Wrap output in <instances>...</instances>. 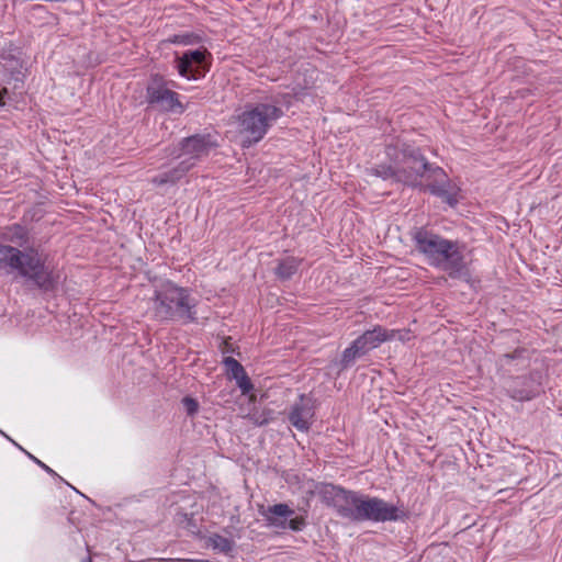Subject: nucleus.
I'll list each match as a JSON object with an SVG mask.
<instances>
[{"label":"nucleus","mask_w":562,"mask_h":562,"mask_svg":"<svg viewBox=\"0 0 562 562\" xmlns=\"http://www.w3.org/2000/svg\"><path fill=\"white\" fill-rule=\"evenodd\" d=\"M394 331H395L394 338H397L401 341H408L411 339L409 330H394Z\"/></svg>","instance_id":"5701e85b"},{"label":"nucleus","mask_w":562,"mask_h":562,"mask_svg":"<svg viewBox=\"0 0 562 562\" xmlns=\"http://www.w3.org/2000/svg\"><path fill=\"white\" fill-rule=\"evenodd\" d=\"M215 146L209 136L195 135L183 140L180 164L170 172L154 178L153 182L165 184L181 179L194 165L195 160L206 156Z\"/></svg>","instance_id":"423d86ee"},{"label":"nucleus","mask_w":562,"mask_h":562,"mask_svg":"<svg viewBox=\"0 0 562 562\" xmlns=\"http://www.w3.org/2000/svg\"><path fill=\"white\" fill-rule=\"evenodd\" d=\"M427 189L432 194L441 198L450 206H454L458 203L459 189L449 181L440 184H429L427 186Z\"/></svg>","instance_id":"4468645a"},{"label":"nucleus","mask_w":562,"mask_h":562,"mask_svg":"<svg viewBox=\"0 0 562 562\" xmlns=\"http://www.w3.org/2000/svg\"><path fill=\"white\" fill-rule=\"evenodd\" d=\"M432 173L436 178L445 177V172L442 171L441 168H434Z\"/></svg>","instance_id":"393cba45"},{"label":"nucleus","mask_w":562,"mask_h":562,"mask_svg":"<svg viewBox=\"0 0 562 562\" xmlns=\"http://www.w3.org/2000/svg\"><path fill=\"white\" fill-rule=\"evenodd\" d=\"M82 562H91L90 559H87L86 561H82Z\"/></svg>","instance_id":"c85d7f7f"},{"label":"nucleus","mask_w":562,"mask_h":562,"mask_svg":"<svg viewBox=\"0 0 562 562\" xmlns=\"http://www.w3.org/2000/svg\"><path fill=\"white\" fill-rule=\"evenodd\" d=\"M205 50L195 49L186 52L177 58V69L181 77L198 79L203 71Z\"/></svg>","instance_id":"9b49d317"},{"label":"nucleus","mask_w":562,"mask_h":562,"mask_svg":"<svg viewBox=\"0 0 562 562\" xmlns=\"http://www.w3.org/2000/svg\"><path fill=\"white\" fill-rule=\"evenodd\" d=\"M281 115V109L274 104L260 103L247 108L237 117L241 146L249 147L261 140Z\"/></svg>","instance_id":"39448f33"},{"label":"nucleus","mask_w":562,"mask_h":562,"mask_svg":"<svg viewBox=\"0 0 562 562\" xmlns=\"http://www.w3.org/2000/svg\"><path fill=\"white\" fill-rule=\"evenodd\" d=\"M27 456L36 463L38 464L42 469H44L47 473L52 474V475H55L56 473L49 468L47 467L45 463H43L41 460H38L37 458H35L34 456H32L31 453L27 452Z\"/></svg>","instance_id":"b1692460"},{"label":"nucleus","mask_w":562,"mask_h":562,"mask_svg":"<svg viewBox=\"0 0 562 562\" xmlns=\"http://www.w3.org/2000/svg\"><path fill=\"white\" fill-rule=\"evenodd\" d=\"M506 359H512L513 357L510 355H505Z\"/></svg>","instance_id":"cd10ccee"},{"label":"nucleus","mask_w":562,"mask_h":562,"mask_svg":"<svg viewBox=\"0 0 562 562\" xmlns=\"http://www.w3.org/2000/svg\"><path fill=\"white\" fill-rule=\"evenodd\" d=\"M330 488H339L338 486H334V485H324L321 490V495L323 497V501L328 505V506H333L335 505V493L334 491H331Z\"/></svg>","instance_id":"a211bd4d"},{"label":"nucleus","mask_w":562,"mask_h":562,"mask_svg":"<svg viewBox=\"0 0 562 562\" xmlns=\"http://www.w3.org/2000/svg\"><path fill=\"white\" fill-rule=\"evenodd\" d=\"M147 101L164 111L184 112V106L179 101V94L170 90L165 80L158 76H155L147 87Z\"/></svg>","instance_id":"1a4fd4ad"},{"label":"nucleus","mask_w":562,"mask_h":562,"mask_svg":"<svg viewBox=\"0 0 562 562\" xmlns=\"http://www.w3.org/2000/svg\"><path fill=\"white\" fill-rule=\"evenodd\" d=\"M196 300L187 288L166 281L154 291L151 312L158 321H179L189 324L196 321Z\"/></svg>","instance_id":"7ed1b4c3"},{"label":"nucleus","mask_w":562,"mask_h":562,"mask_svg":"<svg viewBox=\"0 0 562 562\" xmlns=\"http://www.w3.org/2000/svg\"><path fill=\"white\" fill-rule=\"evenodd\" d=\"M416 248L427 262L447 272L451 278L465 274V246L457 240L443 238L426 229H418L413 237Z\"/></svg>","instance_id":"f03ea898"},{"label":"nucleus","mask_w":562,"mask_h":562,"mask_svg":"<svg viewBox=\"0 0 562 562\" xmlns=\"http://www.w3.org/2000/svg\"><path fill=\"white\" fill-rule=\"evenodd\" d=\"M536 395L535 392H515L512 397L518 401H529Z\"/></svg>","instance_id":"4be33fe9"},{"label":"nucleus","mask_w":562,"mask_h":562,"mask_svg":"<svg viewBox=\"0 0 562 562\" xmlns=\"http://www.w3.org/2000/svg\"><path fill=\"white\" fill-rule=\"evenodd\" d=\"M330 490L334 491L336 496L334 508L337 513L344 518L357 521L362 495L344 488Z\"/></svg>","instance_id":"9d476101"},{"label":"nucleus","mask_w":562,"mask_h":562,"mask_svg":"<svg viewBox=\"0 0 562 562\" xmlns=\"http://www.w3.org/2000/svg\"><path fill=\"white\" fill-rule=\"evenodd\" d=\"M182 404H183V407L189 416L195 415L199 411V403L196 402V400H194L192 397H189V396L184 397L182 400Z\"/></svg>","instance_id":"aec40b11"},{"label":"nucleus","mask_w":562,"mask_h":562,"mask_svg":"<svg viewBox=\"0 0 562 562\" xmlns=\"http://www.w3.org/2000/svg\"><path fill=\"white\" fill-rule=\"evenodd\" d=\"M235 380L243 394H248L254 387L246 372L237 376Z\"/></svg>","instance_id":"6ab92c4d"},{"label":"nucleus","mask_w":562,"mask_h":562,"mask_svg":"<svg viewBox=\"0 0 562 562\" xmlns=\"http://www.w3.org/2000/svg\"><path fill=\"white\" fill-rule=\"evenodd\" d=\"M314 418V406L311 398L301 396L289 414L291 424L300 431H307Z\"/></svg>","instance_id":"f8f14e48"},{"label":"nucleus","mask_w":562,"mask_h":562,"mask_svg":"<svg viewBox=\"0 0 562 562\" xmlns=\"http://www.w3.org/2000/svg\"><path fill=\"white\" fill-rule=\"evenodd\" d=\"M3 91H4V90H1V89H0V105H2V104H3Z\"/></svg>","instance_id":"a878e982"},{"label":"nucleus","mask_w":562,"mask_h":562,"mask_svg":"<svg viewBox=\"0 0 562 562\" xmlns=\"http://www.w3.org/2000/svg\"><path fill=\"white\" fill-rule=\"evenodd\" d=\"M394 329L389 330L382 326H375L373 329L364 331L344 350L341 364L345 368L349 367L357 358L378 348L381 344L394 339Z\"/></svg>","instance_id":"0eeeda50"},{"label":"nucleus","mask_w":562,"mask_h":562,"mask_svg":"<svg viewBox=\"0 0 562 562\" xmlns=\"http://www.w3.org/2000/svg\"><path fill=\"white\" fill-rule=\"evenodd\" d=\"M224 364L227 369V373L229 374V376L232 379H236L237 376H239L240 374H243L245 372V369L243 368V366L234 358L232 357H226L224 359Z\"/></svg>","instance_id":"f3484780"},{"label":"nucleus","mask_w":562,"mask_h":562,"mask_svg":"<svg viewBox=\"0 0 562 562\" xmlns=\"http://www.w3.org/2000/svg\"><path fill=\"white\" fill-rule=\"evenodd\" d=\"M294 510L291 509L286 504H276L269 506L263 513V516L269 526L276 528H286V518L291 517Z\"/></svg>","instance_id":"ddd939ff"},{"label":"nucleus","mask_w":562,"mask_h":562,"mask_svg":"<svg viewBox=\"0 0 562 562\" xmlns=\"http://www.w3.org/2000/svg\"><path fill=\"white\" fill-rule=\"evenodd\" d=\"M405 517L406 514L402 507L390 504L382 498L362 495L357 521L384 522L402 520Z\"/></svg>","instance_id":"6e6552de"},{"label":"nucleus","mask_w":562,"mask_h":562,"mask_svg":"<svg viewBox=\"0 0 562 562\" xmlns=\"http://www.w3.org/2000/svg\"><path fill=\"white\" fill-rule=\"evenodd\" d=\"M387 157L393 165H379L369 169V173L380 177L384 180L395 179L411 186H418L420 178L430 169V165L426 162L419 151L412 146L402 144L398 146H387Z\"/></svg>","instance_id":"20e7f679"},{"label":"nucleus","mask_w":562,"mask_h":562,"mask_svg":"<svg viewBox=\"0 0 562 562\" xmlns=\"http://www.w3.org/2000/svg\"><path fill=\"white\" fill-rule=\"evenodd\" d=\"M10 440L13 442V445H15V446H18L20 449H22V448L16 443V441H13L12 439H10Z\"/></svg>","instance_id":"bb28decb"},{"label":"nucleus","mask_w":562,"mask_h":562,"mask_svg":"<svg viewBox=\"0 0 562 562\" xmlns=\"http://www.w3.org/2000/svg\"><path fill=\"white\" fill-rule=\"evenodd\" d=\"M299 265L300 261L296 258L288 257L279 263L276 273L281 279H289L296 272Z\"/></svg>","instance_id":"2eb2a0df"},{"label":"nucleus","mask_w":562,"mask_h":562,"mask_svg":"<svg viewBox=\"0 0 562 562\" xmlns=\"http://www.w3.org/2000/svg\"><path fill=\"white\" fill-rule=\"evenodd\" d=\"M305 525H306L305 518L302 516L294 517V518L290 519L289 522H286V527H289L293 531L302 530L305 527Z\"/></svg>","instance_id":"412c9836"},{"label":"nucleus","mask_w":562,"mask_h":562,"mask_svg":"<svg viewBox=\"0 0 562 562\" xmlns=\"http://www.w3.org/2000/svg\"><path fill=\"white\" fill-rule=\"evenodd\" d=\"M2 239L15 246L0 245V270L32 280L44 291L56 288L59 276L52 267L45 265L38 251L34 248H18L27 243V233L22 226L7 227L2 232Z\"/></svg>","instance_id":"f257e3e1"},{"label":"nucleus","mask_w":562,"mask_h":562,"mask_svg":"<svg viewBox=\"0 0 562 562\" xmlns=\"http://www.w3.org/2000/svg\"><path fill=\"white\" fill-rule=\"evenodd\" d=\"M206 544L207 547L222 553H228L233 549V541L220 535L210 536L207 538Z\"/></svg>","instance_id":"dca6fc26"}]
</instances>
